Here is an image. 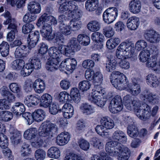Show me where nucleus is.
Segmentation results:
<instances>
[{
	"instance_id": "nucleus-1",
	"label": "nucleus",
	"mask_w": 160,
	"mask_h": 160,
	"mask_svg": "<svg viewBox=\"0 0 160 160\" xmlns=\"http://www.w3.org/2000/svg\"><path fill=\"white\" fill-rule=\"evenodd\" d=\"M134 52V44L127 40L122 42L118 47L116 51V56L119 59H121L126 56L134 61L137 59Z\"/></svg>"
},
{
	"instance_id": "nucleus-2",
	"label": "nucleus",
	"mask_w": 160,
	"mask_h": 160,
	"mask_svg": "<svg viewBox=\"0 0 160 160\" xmlns=\"http://www.w3.org/2000/svg\"><path fill=\"white\" fill-rule=\"evenodd\" d=\"M111 83L116 88L120 90L124 89L128 86V79L120 72L114 71L110 76Z\"/></svg>"
},
{
	"instance_id": "nucleus-3",
	"label": "nucleus",
	"mask_w": 160,
	"mask_h": 160,
	"mask_svg": "<svg viewBox=\"0 0 160 160\" xmlns=\"http://www.w3.org/2000/svg\"><path fill=\"white\" fill-rule=\"evenodd\" d=\"M4 17L6 19L4 21L3 24L8 25L7 29L10 31L7 34V39L8 41L12 42L15 38L16 33L18 32L17 21L15 18H12L9 12H7L5 14Z\"/></svg>"
},
{
	"instance_id": "nucleus-4",
	"label": "nucleus",
	"mask_w": 160,
	"mask_h": 160,
	"mask_svg": "<svg viewBox=\"0 0 160 160\" xmlns=\"http://www.w3.org/2000/svg\"><path fill=\"white\" fill-rule=\"evenodd\" d=\"M42 129L39 132V135L41 137H49L54 136L58 133V128L55 124L51 123L49 121L43 122L40 127Z\"/></svg>"
},
{
	"instance_id": "nucleus-5",
	"label": "nucleus",
	"mask_w": 160,
	"mask_h": 160,
	"mask_svg": "<svg viewBox=\"0 0 160 160\" xmlns=\"http://www.w3.org/2000/svg\"><path fill=\"white\" fill-rule=\"evenodd\" d=\"M118 10L115 7H110L103 12L102 18L103 21L108 24L112 22L118 15Z\"/></svg>"
},
{
	"instance_id": "nucleus-6",
	"label": "nucleus",
	"mask_w": 160,
	"mask_h": 160,
	"mask_svg": "<svg viewBox=\"0 0 160 160\" xmlns=\"http://www.w3.org/2000/svg\"><path fill=\"white\" fill-rule=\"evenodd\" d=\"M68 4L69 11L67 12L68 17L77 18H81L82 15V12L78 9L77 3L73 1H68Z\"/></svg>"
},
{
	"instance_id": "nucleus-7",
	"label": "nucleus",
	"mask_w": 160,
	"mask_h": 160,
	"mask_svg": "<svg viewBox=\"0 0 160 160\" xmlns=\"http://www.w3.org/2000/svg\"><path fill=\"white\" fill-rule=\"evenodd\" d=\"M123 107L121 98L119 95H117L111 101L109 108L111 112L116 113L121 111Z\"/></svg>"
},
{
	"instance_id": "nucleus-8",
	"label": "nucleus",
	"mask_w": 160,
	"mask_h": 160,
	"mask_svg": "<svg viewBox=\"0 0 160 160\" xmlns=\"http://www.w3.org/2000/svg\"><path fill=\"white\" fill-rule=\"evenodd\" d=\"M118 142L116 141H111L106 143L105 150L107 153L112 156L117 155L118 151L122 150V147L118 145Z\"/></svg>"
},
{
	"instance_id": "nucleus-9",
	"label": "nucleus",
	"mask_w": 160,
	"mask_h": 160,
	"mask_svg": "<svg viewBox=\"0 0 160 160\" xmlns=\"http://www.w3.org/2000/svg\"><path fill=\"white\" fill-rule=\"evenodd\" d=\"M143 36L145 38L151 43H157L160 41V34L153 29L146 30Z\"/></svg>"
},
{
	"instance_id": "nucleus-10",
	"label": "nucleus",
	"mask_w": 160,
	"mask_h": 160,
	"mask_svg": "<svg viewBox=\"0 0 160 160\" xmlns=\"http://www.w3.org/2000/svg\"><path fill=\"white\" fill-rule=\"evenodd\" d=\"M132 84H129L128 81V86L124 89H127L128 92L132 95L136 96L140 92V86L139 83L140 79L139 78H133L132 80Z\"/></svg>"
},
{
	"instance_id": "nucleus-11",
	"label": "nucleus",
	"mask_w": 160,
	"mask_h": 160,
	"mask_svg": "<svg viewBox=\"0 0 160 160\" xmlns=\"http://www.w3.org/2000/svg\"><path fill=\"white\" fill-rule=\"evenodd\" d=\"M43 23H47L50 25H55L57 24V21L55 17L48 15L46 13H45L39 18L36 24L38 27H40Z\"/></svg>"
},
{
	"instance_id": "nucleus-12",
	"label": "nucleus",
	"mask_w": 160,
	"mask_h": 160,
	"mask_svg": "<svg viewBox=\"0 0 160 160\" xmlns=\"http://www.w3.org/2000/svg\"><path fill=\"white\" fill-rule=\"evenodd\" d=\"M77 65V62L75 58H67L64 62L61 63L60 67L61 70L64 71L66 70L72 72L76 68Z\"/></svg>"
},
{
	"instance_id": "nucleus-13",
	"label": "nucleus",
	"mask_w": 160,
	"mask_h": 160,
	"mask_svg": "<svg viewBox=\"0 0 160 160\" xmlns=\"http://www.w3.org/2000/svg\"><path fill=\"white\" fill-rule=\"evenodd\" d=\"M116 59L114 55H110L108 56L106 63L104 64L106 71L111 72L116 69L117 63Z\"/></svg>"
},
{
	"instance_id": "nucleus-14",
	"label": "nucleus",
	"mask_w": 160,
	"mask_h": 160,
	"mask_svg": "<svg viewBox=\"0 0 160 160\" xmlns=\"http://www.w3.org/2000/svg\"><path fill=\"white\" fill-rule=\"evenodd\" d=\"M39 37V32L38 31L31 32L27 38V42L29 47L32 48L34 47L36 45Z\"/></svg>"
},
{
	"instance_id": "nucleus-15",
	"label": "nucleus",
	"mask_w": 160,
	"mask_h": 160,
	"mask_svg": "<svg viewBox=\"0 0 160 160\" xmlns=\"http://www.w3.org/2000/svg\"><path fill=\"white\" fill-rule=\"evenodd\" d=\"M113 140L118 142V143H125L127 140L126 134L122 131L118 130L115 131L112 136Z\"/></svg>"
},
{
	"instance_id": "nucleus-16",
	"label": "nucleus",
	"mask_w": 160,
	"mask_h": 160,
	"mask_svg": "<svg viewBox=\"0 0 160 160\" xmlns=\"http://www.w3.org/2000/svg\"><path fill=\"white\" fill-rule=\"evenodd\" d=\"M143 98L148 100L152 103L158 104L159 102V97L156 94L148 92L147 90L145 91L141 95Z\"/></svg>"
},
{
	"instance_id": "nucleus-17",
	"label": "nucleus",
	"mask_w": 160,
	"mask_h": 160,
	"mask_svg": "<svg viewBox=\"0 0 160 160\" xmlns=\"http://www.w3.org/2000/svg\"><path fill=\"white\" fill-rule=\"evenodd\" d=\"M127 24L129 29L135 30L139 25V18L135 16H132L128 19Z\"/></svg>"
},
{
	"instance_id": "nucleus-18",
	"label": "nucleus",
	"mask_w": 160,
	"mask_h": 160,
	"mask_svg": "<svg viewBox=\"0 0 160 160\" xmlns=\"http://www.w3.org/2000/svg\"><path fill=\"white\" fill-rule=\"evenodd\" d=\"M32 87L35 92L40 94L42 93L45 90L46 84L43 80L39 78L34 81Z\"/></svg>"
},
{
	"instance_id": "nucleus-19",
	"label": "nucleus",
	"mask_w": 160,
	"mask_h": 160,
	"mask_svg": "<svg viewBox=\"0 0 160 160\" xmlns=\"http://www.w3.org/2000/svg\"><path fill=\"white\" fill-rule=\"evenodd\" d=\"M70 138V135L68 132H62L57 136L56 141L58 145L62 146L68 142Z\"/></svg>"
},
{
	"instance_id": "nucleus-20",
	"label": "nucleus",
	"mask_w": 160,
	"mask_h": 160,
	"mask_svg": "<svg viewBox=\"0 0 160 160\" xmlns=\"http://www.w3.org/2000/svg\"><path fill=\"white\" fill-rule=\"evenodd\" d=\"M142 114L141 115V119L145 121L151 117V108L146 103L142 104Z\"/></svg>"
},
{
	"instance_id": "nucleus-21",
	"label": "nucleus",
	"mask_w": 160,
	"mask_h": 160,
	"mask_svg": "<svg viewBox=\"0 0 160 160\" xmlns=\"http://www.w3.org/2000/svg\"><path fill=\"white\" fill-rule=\"evenodd\" d=\"M25 111V108L24 104L21 102L16 103L12 108L11 111L17 116L23 114Z\"/></svg>"
},
{
	"instance_id": "nucleus-22",
	"label": "nucleus",
	"mask_w": 160,
	"mask_h": 160,
	"mask_svg": "<svg viewBox=\"0 0 160 160\" xmlns=\"http://www.w3.org/2000/svg\"><path fill=\"white\" fill-rule=\"evenodd\" d=\"M127 132L131 138L135 139L139 135L138 129L136 125L133 124L129 125L127 127Z\"/></svg>"
},
{
	"instance_id": "nucleus-23",
	"label": "nucleus",
	"mask_w": 160,
	"mask_h": 160,
	"mask_svg": "<svg viewBox=\"0 0 160 160\" xmlns=\"http://www.w3.org/2000/svg\"><path fill=\"white\" fill-rule=\"evenodd\" d=\"M52 101V96L48 93H45L41 97L40 105L44 107H48L51 104Z\"/></svg>"
},
{
	"instance_id": "nucleus-24",
	"label": "nucleus",
	"mask_w": 160,
	"mask_h": 160,
	"mask_svg": "<svg viewBox=\"0 0 160 160\" xmlns=\"http://www.w3.org/2000/svg\"><path fill=\"white\" fill-rule=\"evenodd\" d=\"M28 8L31 13L33 14L39 13L41 11L40 4L38 2L35 1L29 2L28 5Z\"/></svg>"
},
{
	"instance_id": "nucleus-25",
	"label": "nucleus",
	"mask_w": 160,
	"mask_h": 160,
	"mask_svg": "<svg viewBox=\"0 0 160 160\" xmlns=\"http://www.w3.org/2000/svg\"><path fill=\"white\" fill-rule=\"evenodd\" d=\"M129 9L134 14H137L140 12V1L133 0L129 4Z\"/></svg>"
},
{
	"instance_id": "nucleus-26",
	"label": "nucleus",
	"mask_w": 160,
	"mask_h": 160,
	"mask_svg": "<svg viewBox=\"0 0 160 160\" xmlns=\"http://www.w3.org/2000/svg\"><path fill=\"white\" fill-rule=\"evenodd\" d=\"M67 46L68 48L69 53L78 51L81 49L80 46L75 38L72 39L68 43Z\"/></svg>"
},
{
	"instance_id": "nucleus-27",
	"label": "nucleus",
	"mask_w": 160,
	"mask_h": 160,
	"mask_svg": "<svg viewBox=\"0 0 160 160\" xmlns=\"http://www.w3.org/2000/svg\"><path fill=\"white\" fill-rule=\"evenodd\" d=\"M59 62L56 59L50 58L48 59L46 65V69L48 71H55L58 69Z\"/></svg>"
},
{
	"instance_id": "nucleus-28",
	"label": "nucleus",
	"mask_w": 160,
	"mask_h": 160,
	"mask_svg": "<svg viewBox=\"0 0 160 160\" xmlns=\"http://www.w3.org/2000/svg\"><path fill=\"white\" fill-rule=\"evenodd\" d=\"M60 52L58 48L55 47L50 48L48 52L49 56L51 58V59L58 60L59 62L60 61V58L61 55Z\"/></svg>"
},
{
	"instance_id": "nucleus-29",
	"label": "nucleus",
	"mask_w": 160,
	"mask_h": 160,
	"mask_svg": "<svg viewBox=\"0 0 160 160\" xmlns=\"http://www.w3.org/2000/svg\"><path fill=\"white\" fill-rule=\"evenodd\" d=\"M38 132L36 128H29L25 131L23 134L25 138L28 140H31L36 138Z\"/></svg>"
},
{
	"instance_id": "nucleus-30",
	"label": "nucleus",
	"mask_w": 160,
	"mask_h": 160,
	"mask_svg": "<svg viewBox=\"0 0 160 160\" xmlns=\"http://www.w3.org/2000/svg\"><path fill=\"white\" fill-rule=\"evenodd\" d=\"M101 124L103 125L107 129H110L112 128L114 126L113 120L108 117L102 118L100 121Z\"/></svg>"
},
{
	"instance_id": "nucleus-31",
	"label": "nucleus",
	"mask_w": 160,
	"mask_h": 160,
	"mask_svg": "<svg viewBox=\"0 0 160 160\" xmlns=\"http://www.w3.org/2000/svg\"><path fill=\"white\" fill-rule=\"evenodd\" d=\"M146 80L148 84L151 87L156 88L159 84V81L156 77L151 74L147 76Z\"/></svg>"
},
{
	"instance_id": "nucleus-32",
	"label": "nucleus",
	"mask_w": 160,
	"mask_h": 160,
	"mask_svg": "<svg viewBox=\"0 0 160 160\" xmlns=\"http://www.w3.org/2000/svg\"><path fill=\"white\" fill-rule=\"evenodd\" d=\"M119 153L118 158V160H128L129 158L130 151L127 147H123L122 150L118 151Z\"/></svg>"
},
{
	"instance_id": "nucleus-33",
	"label": "nucleus",
	"mask_w": 160,
	"mask_h": 160,
	"mask_svg": "<svg viewBox=\"0 0 160 160\" xmlns=\"http://www.w3.org/2000/svg\"><path fill=\"white\" fill-rule=\"evenodd\" d=\"M33 118L34 121L40 122L43 120L45 117V112L43 110L38 109L32 113Z\"/></svg>"
},
{
	"instance_id": "nucleus-34",
	"label": "nucleus",
	"mask_w": 160,
	"mask_h": 160,
	"mask_svg": "<svg viewBox=\"0 0 160 160\" xmlns=\"http://www.w3.org/2000/svg\"><path fill=\"white\" fill-rule=\"evenodd\" d=\"M87 28L90 31L96 32L98 31L101 28L99 22L96 20L91 21L88 24Z\"/></svg>"
},
{
	"instance_id": "nucleus-35",
	"label": "nucleus",
	"mask_w": 160,
	"mask_h": 160,
	"mask_svg": "<svg viewBox=\"0 0 160 160\" xmlns=\"http://www.w3.org/2000/svg\"><path fill=\"white\" fill-rule=\"evenodd\" d=\"M60 154L59 150L55 147H52L48 151V156L52 158H58L60 156Z\"/></svg>"
},
{
	"instance_id": "nucleus-36",
	"label": "nucleus",
	"mask_w": 160,
	"mask_h": 160,
	"mask_svg": "<svg viewBox=\"0 0 160 160\" xmlns=\"http://www.w3.org/2000/svg\"><path fill=\"white\" fill-rule=\"evenodd\" d=\"M70 93L72 99L75 103H78L80 99V95L78 89L77 88H72L71 90Z\"/></svg>"
},
{
	"instance_id": "nucleus-37",
	"label": "nucleus",
	"mask_w": 160,
	"mask_h": 160,
	"mask_svg": "<svg viewBox=\"0 0 160 160\" xmlns=\"http://www.w3.org/2000/svg\"><path fill=\"white\" fill-rule=\"evenodd\" d=\"M9 47L8 43L5 41H3L0 44V53L2 57H6L8 55Z\"/></svg>"
},
{
	"instance_id": "nucleus-38",
	"label": "nucleus",
	"mask_w": 160,
	"mask_h": 160,
	"mask_svg": "<svg viewBox=\"0 0 160 160\" xmlns=\"http://www.w3.org/2000/svg\"><path fill=\"white\" fill-rule=\"evenodd\" d=\"M38 53L37 56H41V59L45 60L47 58H45L44 56L45 54L47 52L48 50V46L43 42L40 43L38 46Z\"/></svg>"
},
{
	"instance_id": "nucleus-39",
	"label": "nucleus",
	"mask_w": 160,
	"mask_h": 160,
	"mask_svg": "<svg viewBox=\"0 0 160 160\" xmlns=\"http://www.w3.org/2000/svg\"><path fill=\"white\" fill-rule=\"evenodd\" d=\"M120 42V40L118 38H111L107 40L106 42L107 47L110 49L114 48Z\"/></svg>"
},
{
	"instance_id": "nucleus-40",
	"label": "nucleus",
	"mask_w": 160,
	"mask_h": 160,
	"mask_svg": "<svg viewBox=\"0 0 160 160\" xmlns=\"http://www.w3.org/2000/svg\"><path fill=\"white\" fill-rule=\"evenodd\" d=\"M72 19L71 20L69 24V26L72 28L73 30H76L79 29L81 28V22L79 21L80 18H72Z\"/></svg>"
},
{
	"instance_id": "nucleus-41",
	"label": "nucleus",
	"mask_w": 160,
	"mask_h": 160,
	"mask_svg": "<svg viewBox=\"0 0 160 160\" xmlns=\"http://www.w3.org/2000/svg\"><path fill=\"white\" fill-rule=\"evenodd\" d=\"M2 94L5 97L9 102H13L15 100V97L13 94L6 89L5 88L1 89Z\"/></svg>"
},
{
	"instance_id": "nucleus-42",
	"label": "nucleus",
	"mask_w": 160,
	"mask_h": 160,
	"mask_svg": "<svg viewBox=\"0 0 160 160\" xmlns=\"http://www.w3.org/2000/svg\"><path fill=\"white\" fill-rule=\"evenodd\" d=\"M13 118L12 112L7 111L0 112V120L7 122L11 120Z\"/></svg>"
},
{
	"instance_id": "nucleus-43",
	"label": "nucleus",
	"mask_w": 160,
	"mask_h": 160,
	"mask_svg": "<svg viewBox=\"0 0 160 160\" xmlns=\"http://www.w3.org/2000/svg\"><path fill=\"white\" fill-rule=\"evenodd\" d=\"M97 4V0H88L85 2V7L88 11H94L96 9Z\"/></svg>"
},
{
	"instance_id": "nucleus-44",
	"label": "nucleus",
	"mask_w": 160,
	"mask_h": 160,
	"mask_svg": "<svg viewBox=\"0 0 160 160\" xmlns=\"http://www.w3.org/2000/svg\"><path fill=\"white\" fill-rule=\"evenodd\" d=\"M11 64V67L13 69L19 70L24 66V62L22 59H16L13 61Z\"/></svg>"
},
{
	"instance_id": "nucleus-45",
	"label": "nucleus",
	"mask_w": 160,
	"mask_h": 160,
	"mask_svg": "<svg viewBox=\"0 0 160 160\" xmlns=\"http://www.w3.org/2000/svg\"><path fill=\"white\" fill-rule=\"evenodd\" d=\"M77 40L79 43L83 46L88 45L90 42V38L84 34H80L78 35Z\"/></svg>"
},
{
	"instance_id": "nucleus-46",
	"label": "nucleus",
	"mask_w": 160,
	"mask_h": 160,
	"mask_svg": "<svg viewBox=\"0 0 160 160\" xmlns=\"http://www.w3.org/2000/svg\"><path fill=\"white\" fill-rule=\"evenodd\" d=\"M81 109L83 113L86 115L91 114L94 112L93 107L87 103L82 104L81 107Z\"/></svg>"
},
{
	"instance_id": "nucleus-47",
	"label": "nucleus",
	"mask_w": 160,
	"mask_h": 160,
	"mask_svg": "<svg viewBox=\"0 0 160 160\" xmlns=\"http://www.w3.org/2000/svg\"><path fill=\"white\" fill-rule=\"evenodd\" d=\"M70 27L67 25V24H60L59 26V32L62 34L68 35L70 34L71 32Z\"/></svg>"
},
{
	"instance_id": "nucleus-48",
	"label": "nucleus",
	"mask_w": 160,
	"mask_h": 160,
	"mask_svg": "<svg viewBox=\"0 0 160 160\" xmlns=\"http://www.w3.org/2000/svg\"><path fill=\"white\" fill-rule=\"evenodd\" d=\"M9 88L11 91L13 93H17L18 97H20L22 95L21 88L18 84L16 83H11L9 85Z\"/></svg>"
},
{
	"instance_id": "nucleus-49",
	"label": "nucleus",
	"mask_w": 160,
	"mask_h": 160,
	"mask_svg": "<svg viewBox=\"0 0 160 160\" xmlns=\"http://www.w3.org/2000/svg\"><path fill=\"white\" fill-rule=\"evenodd\" d=\"M104 38L103 34L99 32H94L91 35L92 39L96 42H103Z\"/></svg>"
},
{
	"instance_id": "nucleus-50",
	"label": "nucleus",
	"mask_w": 160,
	"mask_h": 160,
	"mask_svg": "<svg viewBox=\"0 0 160 160\" xmlns=\"http://www.w3.org/2000/svg\"><path fill=\"white\" fill-rule=\"evenodd\" d=\"M39 58V56L38 57V58L35 57H32L31 63H28L31 65V67L33 69H38L41 68V63Z\"/></svg>"
},
{
	"instance_id": "nucleus-51",
	"label": "nucleus",
	"mask_w": 160,
	"mask_h": 160,
	"mask_svg": "<svg viewBox=\"0 0 160 160\" xmlns=\"http://www.w3.org/2000/svg\"><path fill=\"white\" fill-rule=\"evenodd\" d=\"M53 41L54 42L57 44H60L64 43L65 40L63 36L61 33L59 32L56 33L54 34Z\"/></svg>"
},
{
	"instance_id": "nucleus-52",
	"label": "nucleus",
	"mask_w": 160,
	"mask_h": 160,
	"mask_svg": "<svg viewBox=\"0 0 160 160\" xmlns=\"http://www.w3.org/2000/svg\"><path fill=\"white\" fill-rule=\"evenodd\" d=\"M23 69L21 71V75L23 77L29 75L32 72L34 69L31 67V65L28 63L26 64L25 67L22 68Z\"/></svg>"
},
{
	"instance_id": "nucleus-53",
	"label": "nucleus",
	"mask_w": 160,
	"mask_h": 160,
	"mask_svg": "<svg viewBox=\"0 0 160 160\" xmlns=\"http://www.w3.org/2000/svg\"><path fill=\"white\" fill-rule=\"evenodd\" d=\"M29 147L30 146L28 144L25 142L23 143L20 151L21 156L22 157H25L31 152V149L29 148Z\"/></svg>"
},
{
	"instance_id": "nucleus-54",
	"label": "nucleus",
	"mask_w": 160,
	"mask_h": 160,
	"mask_svg": "<svg viewBox=\"0 0 160 160\" xmlns=\"http://www.w3.org/2000/svg\"><path fill=\"white\" fill-rule=\"evenodd\" d=\"M69 94L65 91L60 92L58 96V100L59 102L64 103L67 102L69 100Z\"/></svg>"
},
{
	"instance_id": "nucleus-55",
	"label": "nucleus",
	"mask_w": 160,
	"mask_h": 160,
	"mask_svg": "<svg viewBox=\"0 0 160 160\" xmlns=\"http://www.w3.org/2000/svg\"><path fill=\"white\" fill-rule=\"evenodd\" d=\"M133 106L134 112L139 118H140V102L139 100H134L132 104Z\"/></svg>"
},
{
	"instance_id": "nucleus-56",
	"label": "nucleus",
	"mask_w": 160,
	"mask_h": 160,
	"mask_svg": "<svg viewBox=\"0 0 160 160\" xmlns=\"http://www.w3.org/2000/svg\"><path fill=\"white\" fill-rule=\"evenodd\" d=\"M132 97L130 95H127L123 98V102L126 108L128 110H132L131 105L132 103Z\"/></svg>"
},
{
	"instance_id": "nucleus-57",
	"label": "nucleus",
	"mask_w": 160,
	"mask_h": 160,
	"mask_svg": "<svg viewBox=\"0 0 160 160\" xmlns=\"http://www.w3.org/2000/svg\"><path fill=\"white\" fill-rule=\"evenodd\" d=\"M40 32L42 37L47 40H52L54 38V36L51 34L52 30L49 31L48 29H41Z\"/></svg>"
},
{
	"instance_id": "nucleus-58",
	"label": "nucleus",
	"mask_w": 160,
	"mask_h": 160,
	"mask_svg": "<svg viewBox=\"0 0 160 160\" xmlns=\"http://www.w3.org/2000/svg\"><path fill=\"white\" fill-rule=\"evenodd\" d=\"M91 86L90 82L86 80L80 82L78 84V88L79 89L83 92L88 90Z\"/></svg>"
},
{
	"instance_id": "nucleus-59",
	"label": "nucleus",
	"mask_w": 160,
	"mask_h": 160,
	"mask_svg": "<svg viewBox=\"0 0 160 160\" xmlns=\"http://www.w3.org/2000/svg\"><path fill=\"white\" fill-rule=\"evenodd\" d=\"M103 32L105 36L108 38L112 37L114 33L112 27L110 26H108L104 28L103 29Z\"/></svg>"
},
{
	"instance_id": "nucleus-60",
	"label": "nucleus",
	"mask_w": 160,
	"mask_h": 160,
	"mask_svg": "<svg viewBox=\"0 0 160 160\" xmlns=\"http://www.w3.org/2000/svg\"><path fill=\"white\" fill-rule=\"evenodd\" d=\"M46 155L45 151L42 149H38L35 152V156L37 160H43Z\"/></svg>"
},
{
	"instance_id": "nucleus-61",
	"label": "nucleus",
	"mask_w": 160,
	"mask_h": 160,
	"mask_svg": "<svg viewBox=\"0 0 160 160\" xmlns=\"http://www.w3.org/2000/svg\"><path fill=\"white\" fill-rule=\"evenodd\" d=\"M7 138L2 133H0V146L2 148H5L8 146Z\"/></svg>"
},
{
	"instance_id": "nucleus-62",
	"label": "nucleus",
	"mask_w": 160,
	"mask_h": 160,
	"mask_svg": "<svg viewBox=\"0 0 160 160\" xmlns=\"http://www.w3.org/2000/svg\"><path fill=\"white\" fill-rule=\"evenodd\" d=\"M68 1L65 0L62 3L60 4L58 9L59 12L61 13H65L67 15V12L69 11Z\"/></svg>"
},
{
	"instance_id": "nucleus-63",
	"label": "nucleus",
	"mask_w": 160,
	"mask_h": 160,
	"mask_svg": "<svg viewBox=\"0 0 160 160\" xmlns=\"http://www.w3.org/2000/svg\"><path fill=\"white\" fill-rule=\"evenodd\" d=\"M91 144L95 148L98 149H102L103 148V145L102 142L98 138L96 137L93 138L91 141Z\"/></svg>"
},
{
	"instance_id": "nucleus-64",
	"label": "nucleus",
	"mask_w": 160,
	"mask_h": 160,
	"mask_svg": "<svg viewBox=\"0 0 160 160\" xmlns=\"http://www.w3.org/2000/svg\"><path fill=\"white\" fill-rule=\"evenodd\" d=\"M36 16L34 14L30 13H27L23 18V21L26 23L31 22L35 20Z\"/></svg>"
}]
</instances>
